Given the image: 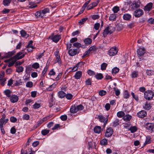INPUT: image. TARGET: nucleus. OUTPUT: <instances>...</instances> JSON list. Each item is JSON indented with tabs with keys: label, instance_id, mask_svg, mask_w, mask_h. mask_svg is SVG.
<instances>
[{
	"label": "nucleus",
	"instance_id": "1",
	"mask_svg": "<svg viewBox=\"0 0 154 154\" xmlns=\"http://www.w3.org/2000/svg\"><path fill=\"white\" fill-rule=\"evenodd\" d=\"M49 12V9L48 8H45L43 10L38 11L35 13V15L37 18H42L45 14Z\"/></svg>",
	"mask_w": 154,
	"mask_h": 154
},
{
	"label": "nucleus",
	"instance_id": "2",
	"mask_svg": "<svg viewBox=\"0 0 154 154\" xmlns=\"http://www.w3.org/2000/svg\"><path fill=\"white\" fill-rule=\"evenodd\" d=\"M115 30V28L111 26H109L106 28L104 30L103 35L104 37H105L107 34H111Z\"/></svg>",
	"mask_w": 154,
	"mask_h": 154
},
{
	"label": "nucleus",
	"instance_id": "3",
	"mask_svg": "<svg viewBox=\"0 0 154 154\" xmlns=\"http://www.w3.org/2000/svg\"><path fill=\"white\" fill-rule=\"evenodd\" d=\"M154 95V93L151 91L147 90L144 93V97L146 100H150L152 99Z\"/></svg>",
	"mask_w": 154,
	"mask_h": 154
},
{
	"label": "nucleus",
	"instance_id": "4",
	"mask_svg": "<svg viewBox=\"0 0 154 154\" xmlns=\"http://www.w3.org/2000/svg\"><path fill=\"white\" fill-rule=\"evenodd\" d=\"M54 54L55 57L54 59V63H58L59 65H61L62 63L59 51L57 50L54 52Z\"/></svg>",
	"mask_w": 154,
	"mask_h": 154
},
{
	"label": "nucleus",
	"instance_id": "5",
	"mask_svg": "<svg viewBox=\"0 0 154 154\" xmlns=\"http://www.w3.org/2000/svg\"><path fill=\"white\" fill-rule=\"evenodd\" d=\"M118 49L116 47H113L110 49L109 51L108 54L110 56H113L117 53Z\"/></svg>",
	"mask_w": 154,
	"mask_h": 154
},
{
	"label": "nucleus",
	"instance_id": "6",
	"mask_svg": "<svg viewBox=\"0 0 154 154\" xmlns=\"http://www.w3.org/2000/svg\"><path fill=\"white\" fill-rule=\"evenodd\" d=\"M143 14V11L140 8L137 9L134 11V15L137 17H140Z\"/></svg>",
	"mask_w": 154,
	"mask_h": 154
},
{
	"label": "nucleus",
	"instance_id": "7",
	"mask_svg": "<svg viewBox=\"0 0 154 154\" xmlns=\"http://www.w3.org/2000/svg\"><path fill=\"white\" fill-rule=\"evenodd\" d=\"M137 53L139 57L143 56L146 51L144 47H140L137 50Z\"/></svg>",
	"mask_w": 154,
	"mask_h": 154
},
{
	"label": "nucleus",
	"instance_id": "8",
	"mask_svg": "<svg viewBox=\"0 0 154 154\" xmlns=\"http://www.w3.org/2000/svg\"><path fill=\"white\" fill-rule=\"evenodd\" d=\"M79 53L77 48L69 49L68 51L69 54L71 56H74Z\"/></svg>",
	"mask_w": 154,
	"mask_h": 154
},
{
	"label": "nucleus",
	"instance_id": "9",
	"mask_svg": "<svg viewBox=\"0 0 154 154\" xmlns=\"http://www.w3.org/2000/svg\"><path fill=\"white\" fill-rule=\"evenodd\" d=\"M49 38L50 39H51L54 42L57 43L60 39L61 36L59 35H56L53 36H49Z\"/></svg>",
	"mask_w": 154,
	"mask_h": 154
},
{
	"label": "nucleus",
	"instance_id": "10",
	"mask_svg": "<svg viewBox=\"0 0 154 154\" xmlns=\"http://www.w3.org/2000/svg\"><path fill=\"white\" fill-rule=\"evenodd\" d=\"M98 118L100 121L101 122L103 123V127H105L108 121V119L107 118H105L104 116H98Z\"/></svg>",
	"mask_w": 154,
	"mask_h": 154
},
{
	"label": "nucleus",
	"instance_id": "11",
	"mask_svg": "<svg viewBox=\"0 0 154 154\" xmlns=\"http://www.w3.org/2000/svg\"><path fill=\"white\" fill-rule=\"evenodd\" d=\"M25 56L24 54H23L22 52H19L17 53V54L15 56L13 57V58L15 59L16 61L17 60L23 58Z\"/></svg>",
	"mask_w": 154,
	"mask_h": 154
},
{
	"label": "nucleus",
	"instance_id": "12",
	"mask_svg": "<svg viewBox=\"0 0 154 154\" xmlns=\"http://www.w3.org/2000/svg\"><path fill=\"white\" fill-rule=\"evenodd\" d=\"M113 130L111 128H107L105 133V135L106 137H110L113 134Z\"/></svg>",
	"mask_w": 154,
	"mask_h": 154
},
{
	"label": "nucleus",
	"instance_id": "13",
	"mask_svg": "<svg viewBox=\"0 0 154 154\" xmlns=\"http://www.w3.org/2000/svg\"><path fill=\"white\" fill-rule=\"evenodd\" d=\"M16 60L14 59L13 57L9 59L6 60L5 61V62H8V67H11L16 62Z\"/></svg>",
	"mask_w": 154,
	"mask_h": 154
},
{
	"label": "nucleus",
	"instance_id": "14",
	"mask_svg": "<svg viewBox=\"0 0 154 154\" xmlns=\"http://www.w3.org/2000/svg\"><path fill=\"white\" fill-rule=\"evenodd\" d=\"M10 99L11 103H14L17 102L19 97L16 95H13L10 97Z\"/></svg>",
	"mask_w": 154,
	"mask_h": 154
},
{
	"label": "nucleus",
	"instance_id": "15",
	"mask_svg": "<svg viewBox=\"0 0 154 154\" xmlns=\"http://www.w3.org/2000/svg\"><path fill=\"white\" fill-rule=\"evenodd\" d=\"M146 112L144 110H141L137 113V116L139 118H143L146 116Z\"/></svg>",
	"mask_w": 154,
	"mask_h": 154
},
{
	"label": "nucleus",
	"instance_id": "16",
	"mask_svg": "<svg viewBox=\"0 0 154 154\" xmlns=\"http://www.w3.org/2000/svg\"><path fill=\"white\" fill-rule=\"evenodd\" d=\"M145 127L146 129L152 131L154 128V125L153 123H148L145 125Z\"/></svg>",
	"mask_w": 154,
	"mask_h": 154
},
{
	"label": "nucleus",
	"instance_id": "17",
	"mask_svg": "<svg viewBox=\"0 0 154 154\" xmlns=\"http://www.w3.org/2000/svg\"><path fill=\"white\" fill-rule=\"evenodd\" d=\"M82 75V72L81 71H78L76 72L74 77L76 79H79Z\"/></svg>",
	"mask_w": 154,
	"mask_h": 154
},
{
	"label": "nucleus",
	"instance_id": "18",
	"mask_svg": "<svg viewBox=\"0 0 154 154\" xmlns=\"http://www.w3.org/2000/svg\"><path fill=\"white\" fill-rule=\"evenodd\" d=\"M152 3L151 2H150L145 6L144 10L146 11H149L152 9Z\"/></svg>",
	"mask_w": 154,
	"mask_h": 154
},
{
	"label": "nucleus",
	"instance_id": "19",
	"mask_svg": "<svg viewBox=\"0 0 154 154\" xmlns=\"http://www.w3.org/2000/svg\"><path fill=\"white\" fill-rule=\"evenodd\" d=\"M101 131V128L100 126H96L94 128V131L96 133L100 134Z\"/></svg>",
	"mask_w": 154,
	"mask_h": 154
},
{
	"label": "nucleus",
	"instance_id": "20",
	"mask_svg": "<svg viewBox=\"0 0 154 154\" xmlns=\"http://www.w3.org/2000/svg\"><path fill=\"white\" fill-rule=\"evenodd\" d=\"M131 75L132 78H136L139 75V72L137 71H134L131 72Z\"/></svg>",
	"mask_w": 154,
	"mask_h": 154
},
{
	"label": "nucleus",
	"instance_id": "21",
	"mask_svg": "<svg viewBox=\"0 0 154 154\" xmlns=\"http://www.w3.org/2000/svg\"><path fill=\"white\" fill-rule=\"evenodd\" d=\"M8 119H0V126L1 127H3L4 125H5L8 121Z\"/></svg>",
	"mask_w": 154,
	"mask_h": 154
},
{
	"label": "nucleus",
	"instance_id": "22",
	"mask_svg": "<svg viewBox=\"0 0 154 154\" xmlns=\"http://www.w3.org/2000/svg\"><path fill=\"white\" fill-rule=\"evenodd\" d=\"M58 96L60 98H63L66 96V94L63 91H59L58 93Z\"/></svg>",
	"mask_w": 154,
	"mask_h": 154
},
{
	"label": "nucleus",
	"instance_id": "23",
	"mask_svg": "<svg viewBox=\"0 0 154 154\" xmlns=\"http://www.w3.org/2000/svg\"><path fill=\"white\" fill-rule=\"evenodd\" d=\"M132 116H131L129 114H127L124 116L123 118V119L125 121H129L131 119Z\"/></svg>",
	"mask_w": 154,
	"mask_h": 154
},
{
	"label": "nucleus",
	"instance_id": "24",
	"mask_svg": "<svg viewBox=\"0 0 154 154\" xmlns=\"http://www.w3.org/2000/svg\"><path fill=\"white\" fill-rule=\"evenodd\" d=\"M84 43L87 45H90L92 42V40L90 38H85L84 40Z\"/></svg>",
	"mask_w": 154,
	"mask_h": 154
},
{
	"label": "nucleus",
	"instance_id": "25",
	"mask_svg": "<svg viewBox=\"0 0 154 154\" xmlns=\"http://www.w3.org/2000/svg\"><path fill=\"white\" fill-rule=\"evenodd\" d=\"M70 112L72 113H75L78 112L76 107L75 106H72L70 109Z\"/></svg>",
	"mask_w": 154,
	"mask_h": 154
},
{
	"label": "nucleus",
	"instance_id": "26",
	"mask_svg": "<svg viewBox=\"0 0 154 154\" xmlns=\"http://www.w3.org/2000/svg\"><path fill=\"white\" fill-rule=\"evenodd\" d=\"M121 124V122L118 119H115L113 122V126L115 127Z\"/></svg>",
	"mask_w": 154,
	"mask_h": 154
},
{
	"label": "nucleus",
	"instance_id": "27",
	"mask_svg": "<svg viewBox=\"0 0 154 154\" xmlns=\"http://www.w3.org/2000/svg\"><path fill=\"white\" fill-rule=\"evenodd\" d=\"M151 142L150 137L149 136H147L146 137V140L145 143H144V145H145L147 144L150 143Z\"/></svg>",
	"mask_w": 154,
	"mask_h": 154
},
{
	"label": "nucleus",
	"instance_id": "28",
	"mask_svg": "<svg viewBox=\"0 0 154 154\" xmlns=\"http://www.w3.org/2000/svg\"><path fill=\"white\" fill-rule=\"evenodd\" d=\"M108 142L107 140L104 138L101 140L100 142V144L102 146H104L107 145Z\"/></svg>",
	"mask_w": 154,
	"mask_h": 154
},
{
	"label": "nucleus",
	"instance_id": "29",
	"mask_svg": "<svg viewBox=\"0 0 154 154\" xmlns=\"http://www.w3.org/2000/svg\"><path fill=\"white\" fill-rule=\"evenodd\" d=\"M125 115V113L123 111H121L117 112V116L119 118L123 117Z\"/></svg>",
	"mask_w": 154,
	"mask_h": 154
},
{
	"label": "nucleus",
	"instance_id": "30",
	"mask_svg": "<svg viewBox=\"0 0 154 154\" xmlns=\"http://www.w3.org/2000/svg\"><path fill=\"white\" fill-rule=\"evenodd\" d=\"M20 33L21 35V36L23 37H25L26 35V37H28L29 36L28 34H27L26 32L23 30H22L20 31Z\"/></svg>",
	"mask_w": 154,
	"mask_h": 154
},
{
	"label": "nucleus",
	"instance_id": "31",
	"mask_svg": "<svg viewBox=\"0 0 154 154\" xmlns=\"http://www.w3.org/2000/svg\"><path fill=\"white\" fill-rule=\"evenodd\" d=\"M24 70V68L22 66H16V71L18 73L21 72Z\"/></svg>",
	"mask_w": 154,
	"mask_h": 154
},
{
	"label": "nucleus",
	"instance_id": "32",
	"mask_svg": "<svg viewBox=\"0 0 154 154\" xmlns=\"http://www.w3.org/2000/svg\"><path fill=\"white\" fill-rule=\"evenodd\" d=\"M37 5L33 2H30L28 5V7L30 8H33L36 7Z\"/></svg>",
	"mask_w": 154,
	"mask_h": 154
},
{
	"label": "nucleus",
	"instance_id": "33",
	"mask_svg": "<svg viewBox=\"0 0 154 154\" xmlns=\"http://www.w3.org/2000/svg\"><path fill=\"white\" fill-rule=\"evenodd\" d=\"M123 17L124 20H128L131 18V16L128 14H125L124 15Z\"/></svg>",
	"mask_w": 154,
	"mask_h": 154
},
{
	"label": "nucleus",
	"instance_id": "34",
	"mask_svg": "<svg viewBox=\"0 0 154 154\" xmlns=\"http://www.w3.org/2000/svg\"><path fill=\"white\" fill-rule=\"evenodd\" d=\"M14 54V52H9L6 53L4 55V58H7L12 56Z\"/></svg>",
	"mask_w": 154,
	"mask_h": 154
},
{
	"label": "nucleus",
	"instance_id": "35",
	"mask_svg": "<svg viewBox=\"0 0 154 154\" xmlns=\"http://www.w3.org/2000/svg\"><path fill=\"white\" fill-rule=\"evenodd\" d=\"M129 130L131 133H134L137 131V128L135 126H132L130 128Z\"/></svg>",
	"mask_w": 154,
	"mask_h": 154
},
{
	"label": "nucleus",
	"instance_id": "36",
	"mask_svg": "<svg viewBox=\"0 0 154 154\" xmlns=\"http://www.w3.org/2000/svg\"><path fill=\"white\" fill-rule=\"evenodd\" d=\"M56 74V72L54 69H51L49 72L48 75L50 77L54 76Z\"/></svg>",
	"mask_w": 154,
	"mask_h": 154
},
{
	"label": "nucleus",
	"instance_id": "37",
	"mask_svg": "<svg viewBox=\"0 0 154 154\" xmlns=\"http://www.w3.org/2000/svg\"><path fill=\"white\" fill-rule=\"evenodd\" d=\"M65 97L67 100H71L73 98V95L70 93H68L67 94H66Z\"/></svg>",
	"mask_w": 154,
	"mask_h": 154
},
{
	"label": "nucleus",
	"instance_id": "38",
	"mask_svg": "<svg viewBox=\"0 0 154 154\" xmlns=\"http://www.w3.org/2000/svg\"><path fill=\"white\" fill-rule=\"evenodd\" d=\"M119 71V69L117 67L114 68L112 70V72L113 74H115L118 73Z\"/></svg>",
	"mask_w": 154,
	"mask_h": 154
},
{
	"label": "nucleus",
	"instance_id": "39",
	"mask_svg": "<svg viewBox=\"0 0 154 154\" xmlns=\"http://www.w3.org/2000/svg\"><path fill=\"white\" fill-rule=\"evenodd\" d=\"M32 67L34 69H37L39 67V64L38 63H35L32 64Z\"/></svg>",
	"mask_w": 154,
	"mask_h": 154
},
{
	"label": "nucleus",
	"instance_id": "40",
	"mask_svg": "<svg viewBox=\"0 0 154 154\" xmlns=\"http://www.w3.org/2000/svg\"><path fill=\"white\" fill-rule=\"evenodd\" d=\"M95 77L98 80H100L103 77L102 74L101 73H99L95 75Z\"/></svg>",
	"mask_w": 154,
	"mask_h": 154
},
{
	"label": "nucleus",
	"instance_id": "41",
	"mask_svg": "<svg viewBox=\"0 0 154 154\" xmlns=\"http://www.w3.org/2000/svg\"><path fill=\"white\" fill-rule=\"evenodd\" d=\"M49 131H50L49 130L45 129L42 130L41 131V133L43 135H45L48 134L49 132Z\"/></svg>",
	"mask_w": 154,
	"mask_h": 154
},
{
	"label": "nucleus",
	"instance_id": "42",
	"mask_svg": "<svg viewBox=\"0 0 154 154\" xmlns=\"http://www.w3.org/2000/svg\"><path fill=\"white\" fill-rule=\"evenodd\" d=\"M107 64L106 63H103L101 65V69L102 70L106 69L107 66Z\"/></svg>",
	"mask_w": 154,
	"mask_h": 154
},
{
	"label": "nucleus",
	"instance_id": "43",
	"mask_svg": "<svg viewBox=\"0 0 154 154\" xmlns=\"http://www.w3.org/2000/svg\"><path fill=\"white\" fill-rule=\"evenodd\" d=\"M41 106V104L40 103H35L33 105V108L34 109H37L39 108Z\"/></svg>",
	"mask_w": 154,
	"mask_h": 154
},
{
	"label": "nucleus",
	"instance_id": "44",
	"mask_svg": "<svg viewBox=\"0 0 154 154\" xmlns=\"http://www.w3.org/2000/svg\"><path fill=\"white\" fill-rule=\"evenodd\" d=\"M109 20H114L116 19V15L115 14H112L110 15L109 17Z\"/></svg>",
	"mask_w": 154,
	"mask_h": 154
},
{
	"label": "nucleus",
	"instance_id": "45",
	"mask_svg": "<svg viewBox=\"0 0 154 154\" xmlns=\"http://www.w3.org/2000/svg\"><path fill=\"white\" fill-rule=\"evenodd\" d=\"M88 73L89 75L91 76H94L95 74V72H94L90 69L88 70Z\"/></svg>",
	"mask_w": 154,
	"mask_h": 154
},
{
	"label": "nucleus",
	"instance_id": "46",
	"mask_svg": "<svg viewBox=\"0 0 154 154\" xmlns=\"http://www.w3.org/2000/svg\"><path fill=\"white\" fill-rule=\"evenodd\" d=\"M143 108L146 110H148L150 109L151 106L149 104H148L147 103H146L145 105L143 106Z\"/></svg>",
	"mask_w": 154,
	"mask_h": 154
},
{
	"label": "nucleus",
	"instance_id": "47",
	"mask_svg": "<svg viewBox=\"0 0 154 154\" xmlns=\"http://www.w3.org/2000/svg\"><path fill=\"white\" fill-rule=\"evenodd\" d=\"M106 92L104 90H100L99 92V94L101 96H103L106 95Z\"/></svg>",
	"mask_w": 154,
	"mask_h": 154
},
{
	"label": "nucleus",
	"instance_id": "48",
	"mask_svg": "<svg viewBox=\"0 0 154 154\" xmlns=\"http://www.w3.org/2000/svg\"><path fill=\"white\" fill-rule=\"evenodd\" d=\"M11 2V0H4L3 3L5 6H8Z\"/></svg>",
	"mask_w": 154,
	"mask_h": 154
},
{
	"label": "nucleus",
	"instance_id": "49",
	"mask_svg": "<svg viewBox=\"0 0 154 154\" xmlns=\"http://www.w3.org/2000/svg\"><path fill=\"white\" fill-rule=\"evenodd\" d=\"M33 85V83L32 82H28L26 83V86L27 88H31Z\"/></svg>",
	"mask_w": 154,
	"mask_h": 154
},
{
	"label": "nucleus",
	"instance_id": "50",
	"mask_svg": "<svg viewBox=\"0 0 154 154\" xmlns=\"http://www.w3.org/2000/svg\"><path fill=\"white\" fill-rule=\"evenodd\" d=\"M48 69V66H46L44 68L43 71L42 72L41 75H45V74L46 73Z\"/></svg>",
	"mask_w": 154,
	"mask_h": 154
},
{
	"label": "nucleus",
	"instance_id": "51",
	"mask_svg": "<svg viewBox=\"0 0 154 154\" xmlns=\"http://www.w3.org/2000/svg\"><path fill=\"white\" fill-rule=\"evenodd\" d=\"M88 19V18H83L80 20L79 22V23L81 25H82L83 24L85 21L87 20Z\"/></svg>",
	"mask_w": 154,
	"mask_h": 154
},
{
	"label": "nucleus",
	"instance_id": "52",
	"mask_svg": "<svg viewBox=\"0 0 154 154\" xmlns=\"http://www.w3.org/2000/svg\"><path fill=\"white\" fill-rule=\"evenodd\" d=\"M124 95V98L126 99L128 98L130 96L129 93L127 91H125Z\"/></svg>",
	"mask_w": 154,
	"mask_h": 154
},
{
	"label": "nucleus",
	"instance_id": "53",
	"mask_svg": "<svg viewBox=\"0 0 154 154\" xmlns=\"http://www.w3.org/2000/svg\"><path fill=\"white\" fill-rule=\"evenodd\" d=\"M119 10V7L117 6H115L112 8V11L114 13H117Z\"/></svg>",
	"mask_w": 154,
	"mask_h": 154
},
{
	"label": "nucleus",
	"instance_id": "54",
	"mask_svg": "<svg viewBox=\"0 0 154 154\" xmlns=\"http://www.w3.org/2000/svg\"><path fill=\"white\" fill-rule=\"evenodd\" d=\"M11 92V91L9 89H7L4 91V93L8 97H10V94Z\"/></svg>",
	"mask_w": 154,
	"mask_h": 154
},
{
	"label": "nucleus",
	"instance_id": "55",
	"mask_svg": "<svg viewBox=\"0 0 154 154\" xmlns=\"http://www.w3.org/2000/svg\"><path fill=\"white\" fill-rule=\"evenodd\" d=\"M92 18L94 20L98 19L100 18V16L98 14H94L91 16Z\"/></svg>",
	"mask_w": 154,
	"mask_h": 154
},
{
	"label": "nucleus",
	"instance_id": "56",
	"mask_svg": "<svg viewBox=\"0 0 154 154\" xmlns=\"http://www.w3.org/2000/svg\"><path fill=\"white\" fill-rule=\"evenodd\" d=\"M76 107L78 111L82 110L84 108L83 106L82 105H79Z\"/></svg>",
	"mask_w": 154,
	"mask_h": 154
},
{
	"label": "nucleus",
	"instance_id": "57",
	"mask_svg": "<svg viewBox=\"0 0 154 154\" xmlns=\"http://www.w3.org/2000/svg\"><path fill=\"white\" fill-rule=\"evenodd\" d=\"M146 73L147 75L150 76L153 74L154 72L151 70H147Z\"/></svg>",
	"mask_w": 154,
	"mask_h": 154
},
{
	"label": "nucleus",
	"instance_id": "58",
	"mask_svg": "<svg viewBox=\"0 0 154 154\" xmlns=\"http://www.w3.org/2000/svg\"><path fill=\"white\" fill-rule=\"evenodd\" d=\"M90 52L89 50H88L86 51L83 54V55L82 56V58H84L85 57L87 56L89 54H90Z\"/></svg>",
	"mask_w": 154,
	"mask_h": 154
},
{
	"label": "nucleus",
	"instance_id": "59",
	"mask_svg": "<svg viewBox=\"0 0 154 154\" xmlns=\"http://www.w3.org/2000/svg\"><path fill=\"white\" fill-rule=\"evenodd\" d=\"M100 24L99 23H97L94 25V28L96 30H97L99 28Z\"/></svg>",
	"mask_w": 154,
	"mask_h": 154
},
{
	"label": "nucleus",
	"instance_id": "60",
	"mask_svg": "<svg viewBox=\"0 0 154 154\" xmlns=\"http://www.w3.org/2000/svg\"><path fill=\"white\" fill-rule=\"evenodd\" d=\"M73 46L77 48H79L81 46V44L78 42H75L73 43Z\"/></svg>",
	"mask_w": 154,
	"mask_h": 154
},
{
	"label": "nucleus",
	"instance_id": "61",
	"mask_svg": "<svg viewBox=\"0 0 154 154\" xmlns=\"http://www.w3.org/2000/svg\"><path fill=\"white\" fill-rule=\"evenodd\" d=\"M23 118L24 120H28L29 119V116L28 114H25L23 116Z\"/></svg>",
	"mask_w": 154,
	"mask_h": 154
},
{
	"label": "nucleus",
	"instance_id": "62",
	"mask_svg": "<svg viewBox=\"0 0 154 154\" xmlns=\"http://www.w3.org/2000/svg\"><path fill=\"white\" fill-rule=\"evenodd\" d=\"M62 74L61 73H59L55 78L56 81L59 80L62 77Z\"/></svg>",
	"mask_w": 154,
	"mask_h": 154
},
{
	"label": "nucleus",
	"instance_id": "63",
	"mask_svg": "<svg viewBox=\"0 0 154 154\" xmlns=\"http://www.w3.org/2000/svg\"><path fill=\"white\" fill-rule=\"evenodd\" d=\"M97 49L96 47L95 46L93 45L90 47L88 49L91 52L92 51H94Z\"/></svg>",
	"mask_w": 154,
	"mask_h": 154
},
{
	"label": "nucleus",
	"instance_id": "64",
	"mask_svg": "<svg viewBox=\"0 0 154 154\" xmlns=\"http://www.w3.org/2000/svg\"><path fill=\"white\" fill-rule=\"evenodd\" d=\"M140 3L139 2H135L134 4V7L136 8H138L140 6Z\"/></svg>",
	"mask_w": 154,
	"mask_h": 154
}]
</instances>
